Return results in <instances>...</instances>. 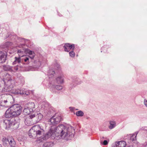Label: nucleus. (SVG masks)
<instances>
[{
    "mask_svg": "<svg viewBox=\"0 0 147 147\" xmlns=\"http://www.w3.org/2000/svg\"><path fill=\"white\" fill-rule=\"evenodd\" d=\"M26 107L29 109L31 111L33 112L35 108V105L32 102H29L26 105Z\"/></svg>",
    "mask_w": 147,
    "mask_h": 147,
    "instance_id": "nucleus-12",
    "label": "nucleus"
},
{
    "mask_svg": "<svg viewBox=\"0 0 147 147\" xmlns=\"http://www.w3.org/2000/svg\"><path fill=\"white\" fill-rule=\"evenodd\" d=\"M20 93H22V94H19L20 95L26 94L28 95L29 94V93L27 92H26L25 90H24L23 89H22V90H20Z\"/></svg>",
    "mask_w": 147,
    "mask_h": 147,
    "instance_id": "nucleus-29",
    "label": "nucleus"
},
{
    "mask_svg": "<svg viewBox=\"0 0 147 147\" xmlns=\"http://www.w3.org/2000/svg\"><path fill=\"white\" fill-rule=\"evenodd\" d=\"M43 112L44 115H48L50 114V112L48 111V110L47 108L45 109Z\"/></svg>",
    "mask_w": 147,
    "mask_h": 147,
    "instance_id": "nucleus-27",
    "label": "nucleus"
},
{
    "mask_svg": "<svg viewBox=\"0 0 147 147\" xmlns=\"http://www.w3.org/2000/svg\"><path fill=\"white\" fill-rule=\"evenodd\" d=\"M137 132H135L132 134L127 135L126 137V139L130 140L131 141L134 142L136 141V137L137 135Z\"/></svg>",
    "mask_w": 147,
    "mask_h": 147,
    "instance_id": "nucleus-6",
    "label": "nucleus"
},
{
    "mask_svg": "<svg viewBox=\"0 0 147 147\" xmlns=\"http://www.w3.org/2000/svg\"><path fill=\"white\" fill-rule=\"evenodd\" d=\"M144 147H147V144H144Z\"/></svg>",
    "mask_w": 147,
    "mask_h": 147,
    "instance_id": "nucleus-37",
    "label": "nucleus"
},
{
    "mask_svg": "<svg viewBox=\"0 0 147 147\" xmlns=\"http://www.w3.org/2000/svg\"><path fill=\"white\" fill-rule=\"evenodd\" d=\"M61 115L60 114H55L50 119L51 124L55 125L59 123L61 121Z\"/></svg>",
    "mask_w": 147,
    "mask_h": 147,
    "instance_id": "nucleus-4",
    "label": "nucleus"
},
{
    "mask_svg": "<svg viewBox=\"0 0 147 147\" xmlns=\"http://www.w3.org/2000/svg\"><path fill=\"white\" fill-rule=\"evenodd\" d=\"M110 125L109 126V128L112 129L115 127L116 126V123L114 121H110L109 122Z\"/></svg>",
    "mask_w": 147,
    "mask_h": 147,
    "instance_id": "nucleus-20",
    "label": "nucleus"
},
{
    "mask_svg": "<svg viewBox=\"0 0 147 147\" xmlns=\"http://www.w3.org/2000/svg\"><path fill=\"white\" fill-rule=\"evenodd\" d=\"M2 141L3 142V145L5 147H8V138H3L2 139Z\"/></svg>",
    "mask_w": 147,
    "mask_h": 147,
    "instance_id": "nucleus-17",
    "label": "nucleus"
},
{
    "mask_svg": "<svg viewBox=\"0 0 147 147\" xmlns=\"http://www.w3.org/2000/svg\"><path fill=\"white\" fill-rule=\"evenodd\" d=\"M6 53L5 52L0 51V62L4 63L6 60Z\"/></svg>",
    "mask_w": 147,
    "mask_h": 147,
    "instance_id": "nucleus-10",
    "label": "nucleus"
},
{
    "mask_svg": "<svg viewBox=\"0 0 147 147\" xmlns=\"http://www.w3.org/2000/svg\"><path fill=\"white\" fill-rule=\"evenodd\" d=\"M13 123L12 121L9 118H6L4 120L3 122V125L5 126V129H8Z\"/></svg>",
    "mask_w": 147,
    "mask_h": 147,
    "instance_id": "nucleus-5",
    "label": "nucleus"
},
{
    "mask_svg": "<svg viewBox=\"0 0 147 147\" xmlns=\"http://www.w3.org/2000/svg\"><path fill=\"white\" fill-rule=\"evenodd\" d=\"M103 144L104 145H106L108 144V142L106 140H105L103 141Z\"/></svg>",
    "mask_w": 147,
    "mask_h": 147,
    "instance_id": "nucleus-34",
    "label": "nucleus"
},
{
    "mask_svg": "<svg viewBox=\"0 0 147 147\" xmlns=\"http://www.w3.org/2000/svg\"><path fill=\"white\" fill-rule=\"evenodd\" d=\"M144 130H146L147 131V127H145L144 128Z\"/></svg>",
    "mask_w": 147,
    "mask_h": 147,
    "instance_id": "nucleus-36",
    "label": "nucleus"
},
{
    "mask_svg": "<svg viewBox=\"0 0 147 147\" xmlns=\"http://www.w3.org/2000/svg\"><path fill=\"white\" fill-rule=\"evenodd\" d=\"M55 73L54 70L52 69H49L48 71L49 75L50 76L53 75Z\"/></svg>",
    "mask_w": 147,
    "mask_h": 147,
    "instance_id": "nucleus-30",
    "label": "nucleus"
},
{
    "mask_svg": "<svg viewBox=\"0 0 147 147\" xmlns=\"http://www.w3.org/2000/svg\"><path fill=\"white\" fill-rule=\"evenodd\" d=\"M14 69H15L16 70H18V68L17 67H14Z\"/></svg>",
    "mask_w": 147,
    "mask_h": 147,
    "instance_id": "nucleus-35",
    "label": "nucleus"
},
{
    "mask_svg": "<svg viewBox=\"0 0 147 147\" xmlns=\"http://www.w3.org/2000/svg\"><path fill=\"white\" fill-rule=\"evenodd\" d=\"M3 69L5 71H11L12 70V67L9 65L3 66Z\"/></svg>",
    "mask_w": 147,
    "mask_h": 147,
    "instance_id": "nucleus-23",
    "label": "nucleus"
},
{
    "mask_svg": "<svg viewBox=\"0 0 147 147\" xmlns=\"http://www.w3.org/2000/svg\"><path fill=\"white\" fill-rule=\"evenodd\" d=\"M21 58L22 62H23L24 61L25 63H24L26 64H29L30 62L32 60L29 56L27 57L26 56H24L23 57H22Z\"/></svg>",
    "mask_w": 147,
    "mask_h": 147,
    "instance_id": "nucleus-13",
    "label": "nucleus"
},
{
    "mask_svg": "<svg viewBox=\"0 0 147 147\" xmlns=\"http://www.w3.org/2000/svg\"><path fill=\"white\" fill-rule=\"evenodd\" d=\"M53 88H56L57 90H60L62 89V86L61 85H53L52 86Z\"/></svg>",
    "mask_w": 147,
    "mask_h": 147,
    "instance_id": "nucleus-25",
    "label": "nucleus"
},
{
    "mask_svg": "<svg viewBox=\"0 0 147 147\" xmlns=\"http://www.w3.org/2000/svg\"><path fill=\"white\" fill-rule=\"evenodd\" d=\"M32 112L31 111L30 109L27 107H26L24 109L23 112L24 115H27Z\"/></svg>",
    "mask_w": 147,
    "mask_h": 147,
    "instance_id": "nucleus-21",
    "label": "nucleus"
},
{
    "mask_svg": "<svg viewBox=\"0 0 147 147\" xmlns=\"http://www.w3.org/2000/svg\"><path fill=\"white\" fill-rule=\"evenodd\" d=\"M3 82H4V84H5L6 82L4 80H3Z\"/></svg>",
    "mask_w": 147,
    "mask_h": 147,
    "instance_id": "nucleus-40",
    "label": "nucleus"
},
{
    "mask_svg": "<svg viewBox=\"0 0 147 147\" xmlns=\"http://www.w3.org/2000/svg\"><path fill=\"white\" fill-rule=\"evenodd\" d=\"M57 68H58V69H59V65H57Z\"/></svg>",
    "mask_w": 147,
    "mask_h": 147,
    "instance_id": "nucleus-39",
    "label": "nucleus"
},
{
    "mask_svg": "<svg viewBox=\"0 0 147 147\" xmlns=\"http://www.w3.org/2000/svg\"><path fill=\"white\" fill-rule=\"evenodd\" d=\"M126 143L125 142L121 141L116 142L115 145L113 146L112 147H125Z\"/></svg>",
    "mask_w": 147,
    "mask_h": 147,
    "instance_id": "nucleus-11",
    "label": "nucleus"
},
{
    "mask_svg": "<svg viewBox=\"0 0 147 147\" xmlns=\"http://www.w3.org/2000/svg\"><path fill=\"white\" fill-rule=\"evenodd\" d=\"M15 60L12 63L13 65H15L17 63H19L21 62H22V58L21 57L19 56L18 57H15Z\"/></svg>",
    "mask_w": 147,
    "mask_h": 147,
    "instance_id": "nucleus-18",
    "label": "nucleus"
},
{
    "mask_svg": "<svg viewBox=\"0 0 147 147\" xmlns=\"http://www.w3.org/2000/svg\"><path fill=\"white\" fill-rule=\"evenodd\" d=\"M69 108L70 109H73V108L70 107Z\"/></svg>",
    "mask_w": 147,
    "mask_h": 147,
    "instance_id": "nucleus-38",
    "label": "nucleus"
},
{
    "mask_svg": "<svg viewBox=\"0 0 147 147\" xmlns=\"http://www.w3.org/2000/svg\"><path fill=\"white\" fill-rule=\"evenodd\" d=\"M69 55L70 57H74L75 54L73 51H71L69 53Z\"/></svg>",
    "mask_w": 147,
    "mask_h": 147,
    "instance_id": "nucleus-32",
    "label": "nucleus"
},
{
    "mask_svg": "<svg viewBox=\"0 0 147 147\" xmlns=\"http://www.w3.org/2000/svg\"><path fill=\"white\" fill-rule=\"evenodd\" d=\"M8 144L11 147H15L16 143L14 139L11 137L8 138Z\"/></svg>",
    "mask_w": 147,
    "mask_h": 147,
    "instance_id": "nucleus-14",
    "label": "nucleus"
},
{
    "mask_svg": "<svg viewBox=\"0 0 147 147\" xmlns=\"http://www.w3.org/2000/svg\"><path fill=\"white\" fill-rule=\"evenodd\" d=\"M144 103L145 105L147 107V99H145L144 100Z\"/></svg>",
    "mask_w": 147,
    "mask_h": 147,
    "instance_id": "nucleus-33",
    "label": "nucleus"
},
{
    "mask_svg": "<svg viewBox=\"0 0 147 147\" xmlns=\"http://www.w3.org/2000/svg\"><path fill=\"white\" fill-rule=\"evenodd\" d=\"M25 51L24 49L18 50V53L19 56L21 57L24 56L25 54Z\"/></svg>",
    "mask_w": 147,
    "mask_h": 147,
    "instance_id": "nucleus-19",
    "label": "nucleus"
},
{
    "mask_svg": "<svg viewBox=\"0 0 147 147\" xmlns=\"http://www.w3.org/2000/svg\"><path fill=\"white\" fill-rule=\"evenodd\" d=\"M27 52L29 55L30 56L29 57L30 58L31 60H32V59L34 58L35 55L33 51L28 50H27Z\"/></svg>",
    "mask_w": 147,
    "mask_h": 147,
    "instance_id": "nucleus-15",
    "label": "nucleus"
},
{
    "mask_svg": "<svg viewBox=\"0 0 147 147\" xmlns=\"http://www.w3.org/2000/svg\"><path fill=\"white\" fill-rule=\"evenodd\" d=\"M0 147H2V145L1 144H0Z\"/></svg>",
    "mask_w": 147,
    "mask_h": 147,
    "instance_id": "nucleus-41",
    "label": "nucleus"
},
{
    "mask_svg": "<svg viewBox=\"0 0 147 147\" xmlns=\"http://www.w3.org/2000/svg\"><path fill=\"white\" fill-rule=\"evenodd\" d=\"M10 96V97L11 98V96Z\"/></svg>",
    "mask_w": 147,
    "mask_h": 147,
    "instance_id": "nucleus-42",
    "label": "nucleus"
},
{
    "mask_svg": "<svg viewBox=\"0 0 147 147\" xmlns=\"http://www.w3.org/2000/svg\"><path fill=\"white\" fill-rule=\"evenodd\" d=\"M64 51L66 52H69L70 50H74V45H70L69 43H66L63 46Z\"/></svg>",
    "mask_w": 147,
    "mask_h": 147,
    "instance_id": "nucleus-8",
    "label": "nucleus"
},
{
    "mask_svg": "<svg viewBox=\"0 0 147 147\" xmlns=\"http://www.w3.org/2000/svg\"><path fill=\"white\" fill-rule=\"evenodd\" d=\"M53 143L52 142H47L45 143L43 146V147H50L53 146Z\"/></svg>",
    "mask_w": 147,
    "mask_h": 147,
    "instance_id": "nucleus-22",
    "label": "nucleus"
},
{
    "mask_svg": "<svg viewBox=\"0 0 147 147\" xmlns=\"http://www.w3.org/2000/svg\"><path fill=\"white\" fill-rule=\"evenodd\" d=\"M57 82L58 84H61L63 82V77L59 76L56 79Z\"/></svg>",
    "mask_w": 147,
    "mask_h": 147,
    "instance_id": "nucleus-24",
    "label": "nucleus"
},
{
    "mask_svg": "<svg viewBox=\"0 0 147 147\" xmlns=\"http://www.w3.org/2000/svg\"><path fill=\"white\" fill-rule=\"evenodd\" d=\"M25 123L27 126H30L35 124L32 119L30 117V115L25 119Z\"/></svg>",
    "mask_w": 147,
    "mask_h": 147,
    "instance_id": "nucleus-9",
    "label": "nucleus"
},
{
    "mask_svg": "<svg viewBox=\"0 0 147 147\" xmlns=\"http://www.w3.org/2000/svg\"><path fill=\"white\" fill-rule=\"evenodd\" d=\"M75 131L74 128L71 125L65 126L63 125H60L57 127L52 126L49 132L43 137L37 138V142L38 143L51 137L52 139H59L61 138L66 140H71L74 137ZM44 133V130L39 125L34 126L30 129L28 133L30 138H36Z\"/></svg>",
    "mask_w": 147,
    "mask_h": 147,
    "instance_id": "nucleus-1",
    "label": "nucleus"
},
{
    "mask_svg": "<svg viewBox=\"0 0 147 147\" xmlns=\"http://www.w3.org/2000/svg\"><path fill=\"white\" fill-rule=\"evenodd\" d=\"M37 115L38 118V121H40L42 118L43 115L40 113H38Z\"/></svg>",
    "mask_w": 147,
    "mask_h": 147,
    "instance_id": "nucleus-28",
    "label": "nucleus"
},
{
    "mask_svg": "<svg viewBox=\"0 0 147 147\" xmlns=\"http://www.w3.org/2000/svg\"><path fill=\"white\" fill-rule=\"evenodd\" d=\"M10 83V82L9 80L7 81V85H5L4 88L2 90V91L3 92H5L11 90L13 88V86L12 85H9Z\"/></svg>",
    "mask_w": 147,
    "mask_h": 147,
    "instance_id": "nucleus-7",
    "label": "nucleus"
},
{
    "mask_svg": "<svg viewBox=\"0 0 147 147\" xmlns=\"http://www.w3.org/2000/svg\"><path fill=\"white\" fill-rule=\"evenodd\" d=\"M76 115L78 117H82L84 115V113L81 111H79L76 113Z\"/></svg>",
    "mask_w": 147,
    "mask_h": 147,
    "instance_id": "nucleus-26",
    "label": "nucleus"
},
{
    "mask_svg": "<svg viewBox=\"0 0 147 147\" xmlns=\"http://www.w3.org/2000/svg\"><path fill=\"white\" fill-rule=\"evenodd\" d=\"M11 103L7 95L4 94L0 95V105L8 107L11 106Z\"/></svg>",
    "mask_w": 147,
    "mask_h": 147,
    "instance_id": "nucleus-3",
    "label": "nucleus"
},
{
    "mask_svg": "<svg viewBox=\"0 0 147 147\" xmlns=\"http://www.w3.org/2000/svg\"><path fill=\"white\" fill-rule=\"evenodd\" d=\"M21 108V107L19 104L13 105L6 111L5 117L6 118H9L19 115L22 112Z\"/></svg>",
    "mask_w": 147,
    "mask_h": 147,
    "instance_id": "nucleus-2",
    "label": "nucleus"
},
{
    "mask_svg": "<svg viewBox=\"0 0 147 147\" xmlns=\"http://www.w3.org/2000/svg\"><path fill=\"white\" fill-rule=\"evenodd\" d=\"M30 115V117L32 119L34 122V123H36L39 121H38V118L37 117H38L37 116V114H31Z\"/></svg>",
    "mask_w": 147,
    "mask_h": 147,
    "instance_id": "nucleus-16",
    "label": "nucleus"
},
{
    "mask_svg": "<svg viewBox=\"0 0 147 147\" xmlns=\"http://www.w3.org/2000/svg\"><path fill=\"white\" fill-rule=\"evenodd\" d=\"M20 89H16L15 91L14 92L15 94H22V93H20Z\"/></svg>",
    "mask_w": 147,
    "mask_h": 147,
    "instance_id": "nucleus-31",
    "label": "nucleus"
}]
</instances>
